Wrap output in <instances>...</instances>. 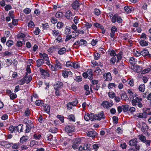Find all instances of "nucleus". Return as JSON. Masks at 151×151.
<instances>
[{"mask_svg":"<svg viewBox=\"0 0 151 151\" xmlns=\"http://www.w3.org/2000/svg\"><path fill=\"white\" fill-rule=\"evenodd\" d=\"M54 88L55 89H59L61 88L63 86V84L62 82L60 81H58L56 82L54 85Z\"/></svg>","mask_w":151,"mask_h":151,"instance_id":"nucleus-13","label":"nucleus"},{"mask_svg":"<svg viewBox=\"0 0 151 151\" xmlns=\"http://www.w3.org/2000/svg\"><path fill=\"white\" fill-rule=\"evenodd\" d=\"M121 98L122 99L124 100H128L129 98L127 96L125 93H122L120 94Z\"/></svg>","mask_w":151,"mask_h":151,"instance_id":"nucleus-33","label":"nucleus"},{"mask_svg":"<svg viewBox=\"0 0 151 151\" xmlns=\"http://www.w3.org/2000/svg\"><path fill=\"white\" fill-rule=\"evenodd\" d=\"M26 35H25L22 33H19L17 35V37L19 39H21L25 37Z\"/></svg>","mask_w":151,"mask_h":151,"instance_id":"nucleus-55","label":"nucleus"},{"mask_svg":"<svg viewBox=\"0 0 151 151\" xmlns=\"http://www.w3.org/2000/svg\"><path fill=\"white\" fill-rule=\"evenodd\" d=\"M139 139L143 142H144L146 140L145 137L142 134L139 135Z\"/></svg>","mask_w":151,"mask_h":151,"instance_id":"nucleus-41","label":"nucleus"},{"mask_svg":"<svg viewBox=\"0 0 151 151\" xmlns=\"http://www.w3.org/2000/svg\"><path fill=\"white\" fill-rule=\"evenodd\" d=\"M129 106L128 105H122V110L126 112L129 110Z\"/></svg>","mask_w":151,"mask_h":151,"instance_id":"nucleus-43","label":"nucleus"},{"mask_svg":"<svg viewBox=\"0 0 151 151\" xmlns=\"http://www.w3.org/2000/svg\"><path fill=\"white\" fill-rule=\"evenodd\" d=\"M40 71L42 75H43L47 77H49L50 76V73H49L47 70H44L41 68L40 69Z\"/></svg>","mask_w":151,"mask_h":151,"instance_id":"nucleus-18","label":"nucleus"},{"mask_svg":"<svg viewBox=\"0 0 151 151\" xmlns=\"http://www.w3.org/2000/svg\"><path fill=\"white\" fill-rule=\"evenodd\" d=\"M140 45L142 46H146L148 45L147 42L145 40H141L139 41Z\"/></svg>","mask_w":151,"mask_h":151,"instance_id":"nucleus-39","label":"nucleus"},{"mask_svg":"<svg viewBox=\"0 0 151 151\" xmlns=\"http://www.w3.org/2000/svg\"><path fill=\"white\" fill-rule=\"evenodd\" d=\"M6 45L9 47H10L14 44V42L12 40H8L6 42Z\"/></svg>","mask_w":151,"mask_h":151,"instance_id":"nucleus-46","label":"nucleus"},{"mask_svg":"<svg viewBox=\"0 0 151 151\" xmlns=\"http://www.w3.org/2000/svg\"><path fill=\"white\" fill-rule=\"evenodd\" d=\"M22 125L20 124L17 127H15L16 131H17L18 132H22Z\"/></svg>","mask_w":151,"mask_h":151,"instance_id":"nucleus-34","label":"nucleus"},{"mask_svg":"<svg viewBox=\"0 0 151 151\" xmlns=\"http://www.w3.org/2000/svg\"><path fill=\"white\" fill-rule=\"evenodd\" d=\"M66 52V49L65 47H63L61 48L58 51V54L60 55H63Z\"/></svg>","mask_w":151,"mask_h":151,"instance_id":"nucleus-31","label":"nucleus"},{"mask_svg":"<svg viewBox=\"0 0 151 151\" xmlns=\"http://www.w3.org/2000/svg\"><path fill=\"white\" fill-rule=\"evenodd\" d=\"M148 129V127L147 125L145 123L143 122L142 123L141 130L143 132L147 131Z\"/></svg>","mask_w":151,"mask_h":151,"instance_id":"nucleus-17","label":"nucleus"},{"mask_svg":"<svg viewBox=\"0 0 151 151\" xmlns=\"http://www.w3.org/2000/svg\"><path fill=\"white\" fill-rule=\"evenodd\" d=\"M94 117L93 118V120H97L100 121L101 119H104L105 118V116L103 111H101L98 113L96 114L95 115L94 114Z\"/></svg>","mask_w":151,"mask_h":151,"instance_id":"nucleus-3","label":"nucleus"},{"mask_svg":"<svg viewBox=\"0 0 151 151\" xmlns=\"http://www.w3.org/2000/svg\"><path fill=\"white\" fill-rule=\"evenodd\" d=\"M147 115V112L144 111L143 113H137L136 116L139 118H146Z\"/></svg>","mask_w":151,"mask_h":151,"instance_id":"nucleus-10","label":"nucleus"},{"mask_svg":"<svg viewBox=\"0 0 151 151\" xmlns=\"http://www.w3.org/2000/svg\"><path fill=\"white\" fill-rule=\"evenodd\" d=\"M87 44V42L86 40L83 39H81L80 41H77L73 44V46L79 45L86 46Z\"/></svg>","mask_w":151,"mask_h":151,"instance_id":"nucleus-5","label":"nucleus"},{"mask_svg":"<svg viewBox=\"0 0 151 151\" xmlns=\"http://www.w3.org/2000/svg\"><path fill=\"white\" fill-rule=\"evenodd\" d=\"M42 55L43 59L46 61H48L49 60V58L47 54L45 53L42 54Z\"/></svg>","mask_w":151,"mask_h":151,"instance_id":"nucleus-59","label":"nucleus"},{"mask_svg":"<svg viewBox=\"0 0 151 151\" xmlns=\"http://www.w3.org/2000/svg\"><path fill=\"white\" fill-rule=\"evenodd\" d=\"M27 73L26 76H24V77H26L25 78V81H26V82H29L32 80V76H27Z\"/></svg>","mask_w":151,"mask_h":151,"instance_id":"nucleus-44","label":"nucleus"},{"mask_svg":"<svg viewBox=\"0 0 151 151\" xmlns=\"http://www.w3.org/2000/svg\"><path fill=\"white\" fill-rule=\"evenodd\" d=\"M103 76L104 78H106L105 81H111L112 79V78L110 72L105 73L103 74Z\"/></svg>","mask_w":151,"mask_h":151,"instance_id":"nucleus-11","label":"nucleus"},{"mask_svg":"<svg viewBox=\"0 0 151 151\" xmlns=\"http://www.w3.org/2000/svg\"><path fill=\"white\" fill-rule=\"evenodd\" d=\"M87 135L92 138H94L97 134V133L95 131H92L88 132Z\"/></svg>","mask_w":151,"mask_h":151,"instance_id":"nucleus-16","label":"nucleus"},{"mask_svg":"<svg viewBox=\"0 0 151 151\" xmlns=\"http://www.w3.org/2000/svg\"><path fill=\"white\" fill-rule=\"evenodd\" d=\"M45 119L43 118L41 115H40L39 117L38 120L40 123H42L45 120Z\"/></svg>","mask_w":151,"mask_h":151,"instance_id":"nucleus-54","label":"nucleus"},{"mask_svg":"<svg viewBox=\"0 0 151 151\" xmlns=\"http://www.w3.org/2000/svg\"><path fill=\"white\" fill-rule=\"evenodd\" d=\"M148 53V52L147 50H143L142 51L140 52V54L143 56H145L147 55Z\"/></svg>","mask_w":151,"mask_h":151,"instance_id":"nucleus-48","label":"nucleus"},{"mask_svg":"<svg viewBox=\"0 0 151 151\" xmlns=\"http://www.w3.org/2000/svg\"><path fill=\"white\" fill-rule=\"evenodd\" d=\"M129 63L133 66L136 64L137 61L135 58L134 57H131L129 59Z\"/></svg>","mask_w":151,"mask_h":151,"instance_id":"nucleus-30","label":"nucleus"},{"mask_svg":"<svg viewBox=\"0 0 151 151\" xmlns=\"http://www.w3.org/2000/svg\"><path fill=\"white\" fill-rule=\"evenodd\" d=\"M42 27L44 29H47L49 27L48 24L47 23L45 24H42Z\"/></svg>","mask_w":151,"mask_h":151,"instance_id":"nucleus-64","label":"nucleus"},{"mask_svg":"<svg viewBox=\"0 0 151 151\" xmlns=\"http://www.w3.org/2000/svg\"><path fill=\"white\" fill-rule=\"evenodd\" d=\"M36 62L37 63V66L40 67L44 63V61L43 60L40 59L37 60Z\"/></svg>","mask_w":151,"mask_h":151,"instance_id":"nucleus-27","label":"nucleus"},{"mask_svg":"<svg viewBox=\"0 0 151 151\" xmlns=\"http://www.w3.org/2000/svg\"><path fill=\"white\" fill-rule=\"evenodd\" d=\"M94 71L97 75H101L104 72V70L103 68L101 69L99 67H96Z\"/></svg>","mask_w":151,"mask_h":151,"instance_id":"nucleus-15","label":"nucleus"},{"mask_svg":"<svg viewBox=\"0 0 151 151\" xmlns=\"http://www.w3.org/2000/svg\"><path fill=\"white\" fill-rule=\"evenodd\" d=\"M30 114V111L29 109L28 108H27L25 111L24 115L27 116H29Z\"/></svg>","mask_w":151,"mask_h":151,"instance_id":"nucleus-45","label":"nucleus"},{"mask_svg":"<svg viewBox=\"0 0 151 151\" xmlns=\"http://www.w3.org/2000/svg\"><path fill=\"white\" fill-rule=\"evenodd\" d=\"M9 130L11 131V132H13L14 131H16L15 127L10 126L9 127Z\"/></svg>","mask_w":151,"mask_h":151,"instance_id":"nucleus-61","label":"nucleus"},{"mask_svg":"<svg viewBox=\"0 0 151 151\" xmlns=\"http://www.w3.org/2000/svg\"><path fill=\"white\" fill-rule=\"evenodd\" d=\"M68 118L70 120L72 121L73 122H75V118L73 115L71 114L69 115L68 116Z\"/></svg>","mask_w":151,"mask_h":151,"instance_id":"nucleus-52","label":"nucleus"},{"mask_svg":"<svg viewBox=\"0 0 151 151\" xmlns=\"http://www.w3.org/2000/svg\"><path fill=\"white\" fill-rule=\"evenodd\" d=\"M65 130L67 132L71 133L74 131L75 127L72 125H69L65 127Z\"/></svg>","mask_w":151,"mask_h":151,"instance_id":"nucleus-9","label":"nucleus"},{"mask_svg":"<svg viewBox=\"0 0 151 151\" xmlns=\"http://www.w3.org/2000/svg\"><path fill=\"white\" fill-rule=\"evenodd\" d=\"M64 24L61 22H58L57 25V28L58 29H60L63 27L64 26Z\"/></svg>","mask_w":151,"mask_h":151,"instance_id":"nucleus-47","label":"nucleus"},{"mask_svg":"<svg viewBox=\"0 0 151 151\" xmlns=\"http://www.w3.org/2000/svg\"><path fill=\"white\" fill-rule=\"evenodd\" d=\"M28 122L29 123L27 122L26 124V127L25 132L26 133L29 132L30 131L32 127L33 126L32 123L31 121L30 122Z\"/></svg>","mask_w":151,"mask_h":151,"instance_id":"nucleus-7","label":"nucleus"},{"mask_svg":"<svg viewBox=\"0 0 151 151\" xmlns=\"http://www.w3.org/2000/svg\"><path fill=\"white\" fill-rule=\"evenodd\" d=\"M101 105L105 108L107 109L111 107L113 105L112 102L109 103L107 101H105L103 102Z\"/></svg>","mask_w":151,"mask_h":151,"instance_id":"nucleus-4","label":"nucleus"},{"mask_svg":"<svg viewBox=\"0 0 151 151\" xmlns=\"http://www.w3.org/2000/svg\"><path fill=\"white\" fill-rule=\"evenodd\" d=\"M79 67V65L77 62H74L73 63L72 67H73L74 68L76 69L78 68Z\"/></svg>","mask_w":151,"mask_h":151,"instance_id":"nucleus-63","label":"nucleus"},{"mask_svg":"<svg viewBox=\"0 0 151 151\" xmlns=\"http://www.w3.org/2000/svg\"><path fill=\"white\" fill-rule=\"evenodd\" d=\"M58 130L57 128L53 127L51 128L49 130V132L52 133H56L57 132Z\"/></svg>","mask_w":151,"mask_h":151,"instance_id":"nucleus-51","label":"nucleus"},{"mask_svg":"<svg viewBox=\"0 0 151 151\" xmlns=\"http://www.w3.org/2000/svg\"><path fill=\"white\" fill-rule=\"evenodd\" d=\"M35 103L36 105L39 106H43L44 105V101L41 100H37Z\"/></svg>","mask_w":151,"mask_h":151,"instance_id":"nucleus-29","label":"nucleus"},{"mask_svg":"<svg viewBox=\"0 0 151 151\" xmlns=\"http://www.w3.org/2000/svg\"><path fill=\"white\" fill-rule=\"evenodd\" d=\"M117 17L118 14H115L112 17V18L111 19V21L113 23H115L116 22L115 19L116 18H117Z\"/></svg>","mask_w":151,"mask_h":151,"instance_id":"nucleus-57","label":"nucleus"},{"mask_svg":"<svg viewBox=\"0 0 151 151\" xmlns=\"http://www.w3.org/2000/svg\"><path fill=\"white\" fill-rule=\"evenodd\" d=\"M84 26L86 27V29H88L91 27L92 24L87 22L84 24Z\"/></svg>","mask_w":151,"mask_h":151,"instance_id":"nucleus-62","label":"nucleus"},{"mask_svg":"<svg viewBox=\"0 0 151 151\" xmlns=\"http://www.w3.org/2000/svg\"><path fill=\"white\" fill-rule=\"evenodd\" d=\"M142 99L140 97H137L135 99H133L132 101V104L134 106H136L138 102L139 101H142Z\"/></svg>","mask_w":151,"mask_h":151,"instance_id":"nucleus-14","label":"nucleus"},{"mask_svg":"<svg viewBox=\"0 0 151 151\" xmlns=\"http://www.w3.org/2000/svg\"><path fill=\"white\" fill-rule=\"evenodd\" d=\"M145 89V86L144 84H141L140 85L139 89V90L142 92H144Z\"/></svg>","mask_w":151,"mask_h":151,"instance_id":"nucleus-42","label":"nucleus"},{"mask_svg":"<svg viewBox=\"0 0 151 151\" xmlns=\"http://www.w3.org/2000/svg\"><path fill=\"white\" fill-rule=\"evenodd\" d=\"M73 144L71 146L72 147L74 150H76L78 148L79 145L81 143V138L77 137L73 140Z\"/></svg>","mask_w":151,"mask_h":151,"instance_id":"nucleus-1","label":"nucleus"},{"mask_svg":"<svg viewBox=\"0 0 151 151\" xmlns=\"http://www.w3.org/2000/svg\"><path fill=\"white\" fill-rule=\"evenodd\" d=\"M70 73H71V72L70 71H63L62 73V75L64 78H66L68 77V75L70 74Z\"/></svg>","mask_w":151,"mask_h":151,"instance_id":"nucleus-32","label":"nucleus"},{"mask_svg":"<svg viewBox=\"0 0 151 151\" xmlns=\"http://www.w3.org/2000/svg\"><path fill=\"white\" fill-rule=\"evenodd\" d=\"M142 68L138 65H136L133 66V70L137 73H139L141 71Z\"/></svg>","mask_w":151,"mask_h":151,"instance_id":"nucleus-24","label":"nucleus"},{"mask_svg":"<svg viewBox=\"0 0 151 151\" xmlns=\"http://www.w3.org/2000/svg\"><path fill=\"white\" fill-rule=\"evenodd\" d=\"M150 70V68L145 69L142 71V74H145L149 72Z\"/></svg>","mask_w":151,"mask_h":151,"instance_id":"nucleus-58","label":"nucleus"},{"mask_svg":"<svg viewBox=\"0 0 151 151\" xmlns=\"http://www.w3.org/2000/svg\"><path fill=\"white\" fill-rule=\"evenodd\" d=\"M94 117V114L93 113L90 114L88 113L85 114L84 116V119L86 121H88L89 119H91V121H93Z\"/></svg>","mask_w":151,"mask_h":151,"instance_id":"nucleus-6","label":"nucleus"},{"mask_svg":"<svg viewBox=\"0 0 151 151\" xmlns=\"http://www.w3.org/2000/svg\"><path fill=\"white\" fill-rule=\"evenodd\" d=\"M129 144L132 146H134L136 145V144L137 143V139L130 140L129 142Z\"/></svg>","mask_w":151,"mask_h":151,"instance_id":"nucleus-26","label":"nucleus"},{"mask_svg":"<svg viewBox=\"0 0 151 151\" xmlns=\"http://www.w3.org/2000/svg\"><path fill=\"white\" fill-rule=\"evenodd\" d=\"M44 109L47 113H48L50 111V106L48 104L44 105L43 106Z\"/></svg>","mask_w":151,"mask_h":151,"instance_id":"nucleus-36","label":"nucleus"},{"mask_svg":"<svg viewBox=\"0 0 151 151\" xmlns=\"http://www.w3.org/2000/svg\"><path fill=\"white\" fill-rule=\"evenodd\" d=\"M127 93L129 95V97L130 99H133L134 96H136L135 94L134 95V93L132 89H128L127 90Z\"/></svg>","mask_w":151,"mask_h":151,"instance_id":"nucleus-19","label":"nucleus"},{"mask_svg":"<svg viewBox=\"0 0 151 151\" xmlns=\"http://www.w3.org/2000/svg\"><path fill=\"white\" fill-rule=\"evenodd\" d=\"M91 145V144L89 143H86L83 145V148H84L85 150H87V151H90Z\"/></svg>","mask_w":151,"mask_h":151,"instance_id":"nucleus-28","label":"nucleus"},{"mask_svg":"<svg viewBox=\"0 0 151 151\" xmlns=\"http://www.w3.org/2000/svg\"><path fill=\"white\" fill-rule=\"evenodd\" d=\"M25 78L26 77H24V78L18 81V83L19 84L22 85L24 84L25 82Z\"/></svg>","mask_w":151,"mask_h":151,"instance_id":"nucleus-40","label":"nucleus"},{"mask_svg":"<svg viewBox=\"0 0 151 151\" xmlns=\"http://www.w3.org/2000/svg\"><path fill=\"white\" fill-rule=\"evenodd\" d=\"M94 13L95 15L97 16H99L101 12L99 9H94Z\"/></svg>","mask_w":151,"mask_h":151,"instance_id":"nucleus-53","label":"nucleus"},{"mask_svg":"<svg viewBox=\"0 0 151 151\" xmlns=\"http://www.w3.org/2000/svg\"><path fill=\"white\" fill-rule=\"evenodd\" d=\"M124 9L126 12L128 13H130L133 11V8L131 6H125L124 7Z\"/></svg>","mask_w":151,"mask_h":151,"instance_id":"nucleus-21","label":"nucleus"},{"mask_svg":"<svg viewBox=\"0 0 151 151\" xmlns=\"http://www.w3.org/2000/svg\"><path fill=\"white\" fill-rule=\"evenodd\" d=\"M84 89L86 91V95H88L90 94V91L89 90V87L87 85H85L84 86Z\"/></svg>","mask_w":151,"mask_h":151,"instance_id":"nucleus-35","label":"nucleus"},{"mask_svg":"<svg viewBox=\"0 0 151 151\" xmlns=\"http://www.w3.org/2000/svg\"><path fill=\"white\" fill-rule=\"evenodd\" d=\"M55 66L57 70L61 69L62 68V65L61 63L57 60H55Z\"/></svg>","mask_w":151,"mask_h":151,"instance_id":"nucleus-25","label":"nucleus"},{"mask_svg":"<svg viewBox=\"0 0 151 151\" xmlns=\"http://www.w3.org/2000/svg\"><path fill=\"white\" fill-rule=\"evenodd\" d=\"M29 138L27 136H23L20 139V142L21 143H23L27 141Z\"/></svg>","mask_w":151,"mask_h":151,"instance_id":"nucleus-20","label":"nucleus"},{"mask_svg":"<svg viewBox=\"0 0 151 151\" xmlns=\"http://www.w3.org/2000/svg\"><path fill=\"white\" fill-rule=\"evenodd\" d=\"M9 96L11 99L13 100L17 98V95L15 93H12Z\"/></svg>","mask_w":151,"mask_h":151,"instance_id":"nucleus-56","label":"nucleus"},{"mask_svg":"<svg viewBox=\"0 0 151 151\" xmlns=\"http://www.w3.org/2000/svg\"><path fill=\"white\" fill-rule=\"evenodd\" d=\"M109 55L113 57L116 56L117 57V62H119V60L122 58V53L121 52H120L118 54H116L114 50H112L111 51H109Z\"/></svg>","mask_w":151,"mask_h":151,"instance_id":"nucleus-2","label":"nucleus"},{"mask_svg":"<svg viewBox=\"0 0 151 151\" xmlns=\"http://www.w3.org/2000/svg\"><path fill=\"white\" fill-rule=\"evenodd\" d=\"M41 137V135L40 134H34L33 135V137L34 138L36 139H40V137Z\"/></svg>","mask_w":151,"mask_h":151,"instance_id":"nucleus-60","label":"nucleus"},{"mask_svg":"<svg viewBox=\"0 0 151 151\" xmlns=\"http://www.w3.org/2000/svg\"><path fill=\"white\" fill-rule=\"evenodd\" d=\"M72 6L73 9L75 10H78L80 6V4L78 1H74L72 4Z\"/></svg>","mask_w":151,"mask_h":151,"instance_id":"nucleus-12","label":"nucleus"},{"mask_svg":"<svg viewBox=\"0 0 151 151\" xmlns=\"http://www.w3.org/2000/svg\"><path fill=\"white\" fill-rule=\"evenodd\" d=\"M74 16L73 12L70 10L67 11L65 14V16L68 19H72Z\"/></svg>","mask_w":151,"mask_h":151,"instance_id":"nucleus-8","label":"nucleus"},{"mask_svg":"<svg viewBox=\"0 0 151 151\" xmlns=\"http://www.w3.org/2000/svg\"><path fill=\"white\" fill-rule=\"evenodd\" d=\"M88 78L90 80H92L93 78V71L91 69L88 70L87 71Z\"/></svg>","mask_w":151,"mask_h":151,"instance_id":"nucleus-22","label":"nucleus"},{"mask_svg":"<svg viewBox=\"0 0 151 151\" xmlns=\"http://www.w3.org/2000/svg\"><path fill=\"white\" fill-rule=\"evenodd\" d=\"M108 96L111 99H113L115 96V93L113 91L109 92L108 93Z\"/></svg>","mask_w":151,"mask_h":151,"instance_id":"nucleus-38","label":"nucleus"},{"mask_svg":"<svg viewBox=\"0 0 151 151\" xmlns=\"http://www.w3.org/2000/svg\"><path fill=\"white\" fill-rule=\"evenodd\" d=\"M116 84L114 83H109L108 86V87L109 89H111L113 87H115Z\"/></svg>","mask_w":151,"mask_h":151,"instance_id":"nucleus-50","label":"nucleus"},{"mask_svg":"<svg viewBox=\"0 0 151 151\" xmlns=\"http://www.w3.org/2000/svg\"><path fill=\"white\" fill-rule=\"evenodd\" d=\"M52 34L54 36H56L59 35V32L58 30H54L52 32Z\"/></svg>","mask_w":151,"mask_h":151,"instance_id":"nucleus-49","label":"nucleus"},{"mask_svg":"<svg viewBox=\"0 0 151 151\" xmlns=\"http://www.w3.org/2000/svg\"><path fill=\"white\" fill-rule=\"evenodd\" d=\"M70 27H66L65 29V34L66 35H68V34H70Z\"/></svg>","mask_w":151,"mask_h":151,"instance_id":"nucleus-37","label":"nucleus"},{"mask_svg":"<svg viewBox=\"0 0 151 151\" xmlns=\"http://www.w3.org/2000/svg\"><path fill=\"white\" fill-rule=\"evenodd\" d=\"M117 59L116 56H114L112 57L109 60L110 64L111 65H114L116 62H117Z\"/></svg>","mask_w":151,"mask_h":151,"instance_id":"nucleus-23","label":"nucleus"}]
</instances>
